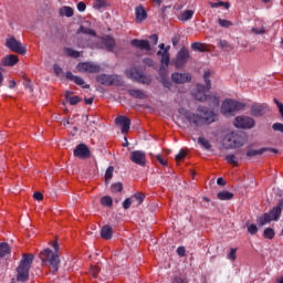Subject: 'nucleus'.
<instances>
[{
    "label": "nucleus",
    "mask_w": 283,
    "mask_h": 283,
    "mask_svg": "<svg viewBox=\"0 0 283 283\" xmlns=\"http://www.w3.org/2000/svg\"><path fill=\"white\" fill-rule=\"evenodd\" d=\"M171 81H172V83H176L177 85H182V84L189 83L191 81V74L176 72V73L171 74Z\"/></svg>",
    "instance_id": "dca6fc26"
},
{
    "label": "nucleus",
    "mask_w": 283,
    "mask_h": 283,
    "mask_svg": "<svg viewBox=\"0 0 283 283\" xmlns=\"http://www.w3.org/2000/svg\"><path fill=\"white\" fill-rule=\"evenodd\" d=\"M240 109H244V104L233 99L224 101L221 105V113L224 116H229L233 112H240Z\"/></svg>",
    "instance_id": "0eeeda50"
},
{
    "label": "nucleus",
    "mask_w": 283,
    "mask_h": 283,
    "mask_svg": "<svg viewBox=\"0 0 283 283\" xmlns=\"http://www.w3.org/2000/svg\"><path fill=\"white\" fill-rule=\"evenodd\" d=\"M97 83H101V85H106L107 87L115 85V87H123L125 85V82L123 81V77L120 75H109V74H99L96 76Z\"/></svg>",
    "instance_id": "39448f33"
},
{
    "label": "nucleus",
    "mask_w": 283,
    "mask_h": 283,
    "mask_svg": "<svg viewBox=\"0 0 283 283\" xmlns=\"http://www.w3.org/2000/svg\"><path fill=\"white\" fill-rule=\"evenodd\" d=\"M171 43H172L174 48H176L178 45V43H180V35L172 36Z\"/></svg>",
    "instance_id": "052dcab7"
},
{
    "label": "nucleus",
    "mask_w": 283,
    "mask_h": 283,
    "mask_svg": "<svg viewBox=\"0 0 283 283\" xmlns=\"http://www.w3.org/2000/svg\"><path fill=\"white\" fill-rule=\"evenodd\" d=\"M269 112V106L266 104H254L251 106L252 116H264Z\"/></svg>",
    "instance_id": "6ab92c4d"
},
{
    "label": "nucleus",
    "mask_w": 283,
    "mask_h": 283,
    "mask_svg": "<svg viewBox=\"0 0 283 283\" xmlns=\"http://www.w3.org/2000/svg\"><path fill=\"white\" fill-rule=\"evenodd\" d=\"M113 202L114 201L112 200V197H109V196L102 197V199H101V205L103 207H112Z\"/></svg>",
    "instance_id": "58836bf2"
},
{
    "label": "nucleus",
    "mask_w": 283,
    "mask_h": 283,
    "mask_svg": "<svg viewBox=\"0 0 283 283\" xmlns=\"http://www.w3.org/2000/svg\"><path fill=\"white\" fill-rule=\"evenodd\" d=\"M78 72H88V74H98L101 72V65L94 62H80L77 64Z\"/></svg>",
    "instance_id": "9d476101"
},
{
    "label": "nucleus",
    "mask_w": 283,
    "mask_h": 283,
    "mask_svg": "<svg viewBox=\"0 0 283 283\" xmlns=\"http://www.w3.org/2000/svg\"><path fill=\"white\" fill-rule=\"evenodd\" d=\"M114 235V230L112 229V226H104L101 230V237L103 240H112Z\"/></svg>",
    "instance_id": "b1692460"
},
{
    "label": "nucleus",
    "mask_w": 283,
    "mask_h": 283,
    "mask_svg": "<svg viewBox=\"0 0 283 283\" xmlns=\"http://www.w3.org/2000/svg\"><path fill=\"white\" fill-rule=\"evenodd\" d=\"M188 61H189V50H187V48H181L177 53L175 67H177V70H180V67H185V65H187Z\"/></svg>",
    "instance_id": "f8f14e48"
},
{
    "label": "nucleus",
    "mask_w": 283,
    "mask_h": 283,
    "mask_svg": "<svg viewBox=\"0 0 283 283\" xmlns=\"http://www.w3.org/2000/svg\"><path fill=\"white\" fill-rule=\"evenodd\" d=\"M198 112H200L201 115L189 111L184 113L186 120L191 125V127H202V125H211V123H216V115L213 114V111L199 106Z\"/></svg>",
    "instance_id": "f257e3e1"
},
{
    "label": "nucleus",
    "mask_w": 283,
    "mask_h": 283,
    "mask_svg": "<svg viewBox=\"0 0 283 283\" xmlns=\"http://www.w3.org/2000/svg\"><path fill=\"white\" fill-rule=\"evenodd\" d=\"M135 14H136V21L143 22L145 19H147V11L143 6H139L135 9Z\"/></svg>",
    "instance_id": "393cba45"
},
{
    "label": "nucleus",
    "mask_w": 283,
    "mask_h": 283,
    "mask_svg": "<svg viewBox=\"0 0 283 283\" xmlns=\"http://www.w3.org/2000/svg\"><path fill=\"white\" fill-rule=\"evenodd\" d=\"M6 48L11 50V52H15L17 54H25V46L21 43V41L17 40L14 36L7 39Z\"/></svg>",
    "instance_id": "6e6552de"
},
{
    "label": "nucleus",
    "mask_w": 283,
    "mask_h": 283,
    "mask_svg": "<svg viewBox=\"0 0 283 283\" xmlns=\"http://www.w3.org/2000/svg\"><path fill=\"white\" fill-rule=\"evenodd\" d=\"M23 85H24L25 90H28L30 92V94H32V92H34V90L32 88V81L24 80Z\"/></svg>",
    "instance_id": "3c124183"
},
{
    "label": "nucleus",
    "mask_w": 283,
    "mask_h": 283,
    "mask_svg": "<svg viewBox=\"0 0 283 283\" xmlns=\"http://www.w3.org/2000/svg\"><path fill=\"white\" fill-rule=\"evenodd\" d=\"M93 8H95V10H103V8H107V0H95Z\"/></svg>",
    "instance_id": "72a5a7b5"
},
{
    "label": "nucleus",
    "mask_w": 283,
    "mask_h": 283,
    "mask_svg": "<svg viewBox=\"0 0 283 283\" xmlns=\"http://www.w3.org/2000/svg\"><path fill=\"white\" fill-rule=\"evenodd\" d=\"M75 85H80L83 90H90V84H85V80L80 76H76L74 80Z\"/></svg>",
    "instance_id": "f704fd0d"
},
{
    "label": "nucleus",
    "mask_w": 283,
    "mask_h": 283,
    "mask_svg": "<svg viewBox=\"0 0 283 283\" xmlns=\"http://www.w3.org/2000/svg\"><path fill=\"white\" fill-rule=\"evenodd\" d=\"M211 72L206 71L203 74V81L206 85L202 84H197L196 85V91L193 92V97L196 101H199L200 103H205L207 101V92L211 90Z\"/></svg>",
    "instance_id": "20e7f679"
},
{
    "label": "nucleus",
    "mask_w": 283,
    "mask_h": 283,
    "mask_svg": "<svg viewBox=\"0 0 283 283\" xmlns=\"http://www.w3.org/2000/svg\"><path fill=\"white\" fill-rule=\"evenodd\" d=\"M220 48H222L223 50H227L228 48H230V50H233V48H231V44H229V42L227 40H221L219 42Z\"/></svg>",
    "instance_id": "864d4df0"
},
{
    "label": "nucleus",
    "mask_w": 283,
    "mask_h": 283,
    "mask_svg": "<svg viewBox=\"0 0 283 283\" xmlns=\"http://www.w3.org/2000/svg\"><path fill=\"white\" fill-rule=\"evenodd\" d=\"M273 221V217L269 214V212H265L263 216L256 217V222L259 227H264Z\"/></svg>",
    "instance_id": "5701e85b"
},
{
    "label": "nucleus",
    "mask_w": 283,
    "mask_h": 283,
    "mask_svg": "<svg viewBox=\"0 0 283 283\" xmlns=\"http://www.w3.org/2000/svg\"><path fill=\"white\" fill-rule=\"evenodd\" d=\"M6 255H10V244L3 242L0 243V258H6Z\"/></svg>",
    "instance_id": "c756f323"
},
{
    "label": "nucleus",
    "mask_w": 283,
    "mask_h": 283,
    "mask_svg": "<svg viewBox=\"0 0 283 283\" xmlns=\"http://www.w3.org/2000/svg\"><path fill=\"white\" fill-rule=\"evenodd\" d=\"M90 273L92 277H98V273H101V269H98V266L96 265H92L90 269Z\"/></svg>",
    "instance_id": "49530a36"
},
{
    "label": "nucleus",
    "mask_w": 283,
    "mask_h": 283,
    "mask_svg": "<svg viewBox=\"0 0 283 283\" xmlns=\"http://www.w3.org/2000/svg\"><path fill=\"white\" fill-rule=\"evenodd\" d=\"M73 155L75 158H81L82 160H85L92 156V151L90 150V147L85 144L77 145L74 150Z\"/></svg>",
    "instance_id": "ddd939ff"
},
{
    "label": "nucleus",
    "mask_w": 283,
    "mask_h": 283,
    "mask_svg": "<svg viewBox=\"0 0 283 283\" xmlns=\"http://www.w3.org/2000/svg\"><path fill=\"white\" fill-rule=\"evenodd\" d=\"M65 52H66L67 56H71V59H78V56H81V52H78L72 48H66Z\"/></svg>",
    "instance_id": "e433bc0d"
},
{
    "label": "nucleus",
    "mask_w": 283,
    "mask_h": 283,
    "mask_svg": "<svg viewBox=\"0 0 283 283\" xmlns=\"http://www.w3.org/2000/svg\"><path fill=\"white\" fill-rule=\"evenodd\" d=\"M114 48H116V40L111 35H105L101 39L99 42L96 43L97 50H107V52H114Z\"/></svg>",
    "instance_id": "1a4fd4ad"
},
{
    "label": "nucleus",
    "mask_w": 283,
    "mask_h": 283,
    "mask_svg": "<svg viewBox=\"0 0 283 283\" xmlns=\"http://www.w3.org/2000/svg\"><path fill=\"white\" fill-rule=\"evenodd\" d=\"M198 143L203 147V149H211V143H209L205 137H199Z\"/></svg>",
    "instance_id": "ea45409f"
},
{
    "label": "nucleus",
    "mask_w": 283,
    "mask_h": 283,
    "mask_svg": "<svg viewBox=\"0 0 283 283\" xmlns=\"http://www.w3.org/2000/svg\"><path fill=\"white\" fill-rule=\"evenodd\" d=\"M129 207H132V198H127V199L123 202V209L127 210V209H129Z\"/></svg>",
    "instance_id": "13d9d810"
},
{
    "label": "nucleus",
    "mask_w": 283,
    "mask_h": 283,
    "mask_svg": "<svg viewBox=\"0 0 283 283\" xmlns=\"http://www.w3.org/2000/svg\"><path fill=\"white\" fill-rule=\"evenodd\" d=\"M53 72H54V74H56V76H61V74L63 76V74H64L63 69L61 66H59V64L53 65Z\"/></svg>",
    "instance_id": "603ef678"
},
{
    "label": "nucleus",
    "mask_w": 283,
    "mask_h": 283,
    "mask_svg": "<svg viewBox=\"0 0 283 283\" xmlns=\"http://www.w3.org/2000/svg\"><path fill=\"white\" fill-rule=\"evenodd\" d=\"M33 198H34V200H38L39 202H41V200H43V193L34 192Z\"/></svg>",
    "instance_id": "0e129e2a"
},
{
    "label": "nucleus",
    "mask_w": 283,
    "mask_h": 283,
    "mask_svg": "<svg viewBox=\"0 0 283 283\" xmlns=\"http://www.w3.org/2000/svg\"><path fill=\"white\" fill-rule=\"evenodd\" d=\"M282 210H283V199H280L277 206L274 207L273 210L268 212V214L270 216V218H272V220H274V222H277V220H280V217L282 216Z\"/></svg>",
    "instance_id": "aec40b11"
},
{
    "label": "nucleus",
    "mask_w": 283,
    "mask_h": 283,
    "mask_svg": "<svg viewBox=\"0 0 283 283\" xmlns=\"http://www.w3.org/2000/svg\"><path fill=\"white\" fill-rule=\"evenodd\" d=\"M70 105H78L81 103V97L80 96H72L69 99Z\"/></svg>",
    "instance_id": "8fccbe9b"
},
{
    "label": "nucleus",
    "mask_w": 283,
    "mask_h": 283,
    "mask_svg": "<svg viewBox=\"0 0 283 283\" xmlns=\"http://www.w3.org/2000/svg\"><path fill=\"white\" fill-rule=\"evenodd\" d=\"M112 193H120L123 191V182H115L111 185Z\"/></svg>",
    "instance_id": "c9c22d12"
},
{
    "label": "nucleus",
    "mask_w": 283,
    "mask_h": 283,
    "mask_svg": "<svg viewBox=\"0 0 283 283\" xmlns=\"http://www.w3.org/2000/svg\"><path fill=\"white\" fill-rule=\"evenodd\" d=\"M221 7L226 8V10H229V8H231V3L220 1L219 2V8H221Z\"/></svg>",
    "instance_id": "338daca9"
},
{
    "label": "nucleus",
    "mask_w": 283,
    "mask_h": 283,
    "mask_svg": "<svg viewBox=\"0 0 283 283\" xmlns=\"http://www.w3.org/2000/svg\"><path fill=\"white\" fill-rule=\"evenodd\" d=\"M217 185H219L220 187H224V185H227V181H224V178L219 177L217 179Z\"/></svg>",
    "instance_id": "69168bd1"
},
{
    "label": "nucleus",
    "mask_w": 283,
    "mask_h": 283,
    "mask_svg": "<svg viewBox=\"0 0 283 283\" xmlns=\"http://www.w3.org/2000/svg\"><path fill=\"white\" fill-rule=\"evenodd\" d=\"M191 49L195 52H208L209 51V48L207 46V44H202L200 42H193L191 44Z\"/></svg>",
    "instance_id": "bb28decb"
},
{
    "label": "nucleus",
    "mask_w": 283,
    "mask_h": 283,
    "mask_svg": "<svg viewBox=\"0 0 283 283\" xmlns=\"http://www.w3.org/2000/svg\"><path fill=\"white\" fill-rule=\"evenodd\" d=\"M149 40L151 41L153 45H158V35L157 34H151L149 36Z\"/></svg>",
    "instance_id": "e2e57ef3"
},
{
    "label": "nucleus",
    "mask_w": 283,
    "mask_h": 283,
    "mask_svg": "<svg viewBox=\"0 0 283 283\" xmlns=\"http://www.w3.org/2000/svg\"><path fill=\"white\" fill-rule=\"evenodd\" d=\"M19 63V56L15 54H9L1 59V67H14Z\"/></svg>",
    "instance_id": "f3484780"
},
{
    "label": "nucleus",
    "mask_w": 283,
    "mask_h": 283,
    "mask_svg": "<svg viewBox=\"0 0 283 283\" xmlns=\"http://www.w3.org/2000/svg\"><path fill=\"white\" fill-rule=\"evenodd\" d=\"M133 198H135V200H137V205H143V202H145V193L143 192H137L133 196Z\"/></svg>",
    "instance_id": "c03bdc74"
},
{
    "label": "nucleus",
    "mask_w": 283,
    "mask_h": 283,
    "mask_svg": "<svg viewBox=\"0 0 283 283\" xmlns=\"http://www.w3.org/2000/svg\"><path fill=\"white\" fill-rule=\"evenodd\" d=\"M88 34L90 36H96V31L81 25L77 30V34Z\"/></svg>",
    "instance_id": "7c9ffc66"
},
{
    "label": "nucleus",
    "mask_w": 283,
    "mask_h": 283,
    "mask_svg": "<svg viewBox=\"0 0 283 283\" xmlns=\"http://www.w3.org/2000/svg\"><path fill=\"white\" fill-rule=\"evenodd\" d=\"M116 125H119L122 127V134H127L129 132V128L132 127V119L125 115H119L115 118Z\"/></svg>",
    "instance_id": "2eb2a0df"
},
{
    "label": "nucleus",
    "mask_w": 283,
    "mask_h": 283,
    "mask_svg": "<svg viewBox=\"0 0 283 283\" xmlns=\"http://www.w3.org/2000/svg\"><path fill=\"white\" fill-rule=\"evenodd\" d=\"M158 163H160L163 165V167H167V160L165 158H163L161 155H157L156 156Z\"/></svg>",
    "instance_id": "680f3d73"
},
{
    "label": "nucleus",
    "mask_w": 283,
    "mask_h": 283,
    "mask_svg": "<svg viewBox=\"0 0 283 283\" xmlns=\"http://www.w3.org/2000/svg\"><path fill=\"white\" fill-rule=\"evenodd\" d=\"M127 78L132 81H136V83H140L142 85H151V77L147 76L143 73V71L132 67L126 71Z\"/></svg>",
    "instance_id": "423d86ee"
},
{
    "label": "nucleus",
    "mask_w": 283,
    "mask_h": 283,
    "mask_svg": "<svg viewBox=\"0 0 283 283\" xmlns=\"http://www.w3.org/2000/svg\"><path fill=\"white\" fill-rule=\"evenodd\" d=\"M130 160L139 167H145L147 165V154L143 150H134L130 153Z\"/></svg>",
    "instance_id": "4468645a"
},
{
    "label": "nucleus",
    "mask_w": 283,
    "mask_h": 283,
    "mask_svg": "<svg viewBox=\"0 0 283 283\" xmlns=\"http://www.w3.org/2000/svg\"><path fill=\"white\" fill-rule=\"evenodd\" d=\"M86 9H87V6L85 4V2L81 1L77 3L78 12H85Z\"/></svg>",
    "instance_id": "6e6d98bb"
},
{
    "label": "nucleus",
    "mask_w": 283,
    "mask_h": 283,
    "mask_svg": "<svg viewBox=\"0 0 283 283\" xmlns=\"http://www.w3.org/2000/svg\"><path fill=\"white\" fill-rule=\"evenodd\" d=\"M223 143L227 149H240V147H244V143H247V137L243 133L231 132L226 135Z\"/></svg>",
    "instance_id": "7ed1b4c3"
},
{
    "label": "nucleus",
    "mask_w": 283,
    "mask_h": 283,
    "mask_svg": "<svg viewBox=\"0 0 283 283\" xmlns=\"http://www.w3.org/2000/svg\"><path fill=\"white\" fill-rule=\"evenodd\" d=\"M129 96L133 98H138L139 101H145L147 98V94L138 88L128 90Z\"/></svg>",
    "instance_id": "a878e982"
},
{
    "label": "nucleus",
    "mask_w": 283,
    "mask_h": 283,
    "mask_svg": "<svg viewBox=\"0 0 283 283\" xmlns=\"http://www.w3.org/2000/svg\"><path fill=\"white\" fill-rule=\"evenodd\" d=\"M163 85H164V87H167V90H171V82L170 81L164 80Z\"/></svg>",
    "instance_id": "774afa93"
},
{
    "label": "nucleus",
    "mask_w": 283,
    "mask_h": 283,
    "mask_svg": "<svg viewBox=\"0 0 283 283\" xmlns=\"http://www.w3.org/2000/svg\"><path fill=\"white\" fill-rule=\"evenodd\" d=\"M263 237L265 240H273V238H275V230L272 228H265L263 231Z\"/></svg>",
    "instance_id": "473e14b6"
},
{
    "label": "nucleus",
    "mask_w": 283,
    "mask_h": 283,
    "mask_svg": "<svg viewBox=\"0 0 283 283\" xmlns=\"http://www.w3.org/2000/svg\"><path fill=\"white\" fill-rule=\"evenodd\" d=\"M248 233H250V235H255V233H258V226L255 223H252L248 227Z\"/></svg>",
    "instance_id": "de8ad7c7"
},
{
    "label": "nucleus",
    "mask_w": 283,
    "mask_h": 283,
    "mask_svg": "<svg viewBox=\"0 0 283 283\" xmlns=\"http://www.w3.org/2000/svg\"><path fill=\"white\" fill-rule=\"evenodd\" d=\"M193 19V10H186L179 15V21H190Z\"/></svg>",
    "instance_id": "2f4dec72"
},
{
    "label": "nucleus",
    "mask_w": 283,
    "mask_h": 283,
    "mask_svg": "<svg viewBox=\"0 0 283 283\" xmlns=\"http://www.w3.org/2000/svg\"><path fill=\"white\" fill-rule=\"evenodd\" d=\"M255 125V119L247 116H238L234 120V126L239 129H251Z\"/></svg>",
    "instance_id": "9b49d317"
},
{
    "label": "nucleus",
    "mask_w": 283,
    "mask_h": 283,
    "mask_svg": "<svg viewBox=\"0 0 283 283\" xmlns=\"http://www.w3.org/2000/svg\"><path fill=\"white\" fill-rule=\"evenodd\" d=\"M52 247L54 249V252L50 248L44 249L43 251L40 252V260L43 266H49L51 269L52 274L56 275L61 266V259L57 255L59 243L56 241H53Z\"/></svg>",
    "instance_id": "f03ea898"
},
{
    "label": "nucleus",
    "mask_w": 283,
    "mask_h": 283,
    "mask_svg": "<svg viewBox=\"0 0 283 283\" xmlns=\"http://www.w3.org/2000/svg\"><path fill=\"white\" fill-rule=\"evenodd\" d=\"M60 15L67 18L74 17V9H72V7H62L60 9Z\"/></svg>",
    "instance_id": "c85d7f7f"
},
{
    "label": "nucleus",
    "mask_w": 283,
    "mask_h": 283,
    "mask_svg": "<svg viewBox=\"0 0 283 283\" xmlns=\"http://www.w3.org/2000/svg\"><path fill=\"white\" fill-rule=\"evenodd\" d=\"M186 253H187V250L185 249V247H179V248L177 249V254H178L180 258H185Z\"/></svg>",
    "instance_id": "5fc2aeb1"
},
{
    "label": "nucleus",
    "mask_w": 283,
    "mask_h": 283,
    "mask_svg": "<svg viewBox=\"0 0 283 283\" xmlns=\"http://www.w3.org/2000/svg\"><path fill=\"white\" fill-rule=\"evenodd\" d=\"M217 198L218 200H233V192L223 190L221 192H218Z\"/></svg>",
    "instance_id": "cd10ccee"
},
{
    "label": "nucleus",
    "mask_w": 283,
    "mask_h": 283,
    "mask_svg": "<svg viewBox=\"0 0 283 283\" xmlns=\"http://www.w3.org/2000/svg\"><path fill=\"white\" fill-rule=\"evenodd\" d=\"M272 129H273V132H280L281 134H283V124L282 123H274L272 125Z\"/></svg>",
    "instance_id": "09e8293b"
},
{
    "label": "nucleus",
    "mask_w": 283,
    "mask_h": 283,
    "mask_svg": "<svg viewBox=\"0 0 283 283\" xmlns=\"http://www.w3.org/2000/svg\"><path fill=\"white\" fill-rule=\"evenodd\" d=\"M130 45L133 48H137V50H145L146 52H151V44L148 40L134 39L130 41Z\"/></svg>",
    "instance_id": "a211bd4d"
},
{
    "label": "nucleus",
    "mask_w": 283,
    "mask_h": 283,
    "mask_svg": "<svg viewBox=\"0 0 283 283\" xmlns=\"http://www.w3.org/2000/svg\"><path fill=\"white\" fill-rule=\"evenodd\" d=\"M169 48L170 46H167L164 51H158L157 52L158 56H161V59H160L161 65H165L166 67L169 66V61H170Z\"/></svg>",
    "instance_id": "4be33fe9"
},
{
    "label": "nucleus",
    "mask_w": 283,
    "mask_h": 283,
    "mask_svg": "<svg viewBox=\"0 0 283 283\" xmlns=\"http://www.w3.org/2000/svg\"><path fill=\"white\" fill-rule=\"evenodd\" d=\"M235 253H238V249L231 248L230 253L227 255L228 260L235 262V260H238V255Z\"/></svg>",
    "instance_id": "79ce46f5"
},
{
    "label": "nucleus",
    "mask_w": 283,
    "mask_h": 283,
    "mask_svg": "<svg viewBox=\"0 0 283 283\" xmlns=\"http://www.w3.org/2000/svg\"><path fill=\"white\" fill-rule=\"evenodd\" d=\"M265 151H270V154H277V149L275 148H261V149H250L247 151L248 158H253L254 156H262Z\"/></svg>",
    "instance_id": "412c9836"
},
{
    "label": "nucleus",
    "mask_w": 283,
    "mask_h": 283,
    "mask_svg": "<svg viewBox=\"0 0 283 283\" xmlns=\"http://www.w3.org/2000/svg\"><path fill=\"white\" fill-rule=\"evenodd\" d=\"M184 158H187V151L185 149H181L179 154H177L175 157L176 163L182 161Z\"/></svg>",
    "instance_id": "a18cd8bd"
},
{
    "label": "nucleus",
    "mask_w": 283,
    "mask_h": 283,
    "mask_svg": "<svg viewBox=\"0 0 283 283\" xmlns=\"http://www.w3.org/2000/svg\"><path fill=\"white\" fill-rule=\"evenodd\" d=\"M218 23L221 28H231V25H233V22L221 18H219Z\"/></svg>",
    "instance_id": "37998d69"
},
{
    "label": "nucleus",
    "mask_w": 283,
    "mask_h": 283,
    "mask_svg": "<svg viewBox=\"0 0 283 283\" xmlns=\"http://www.w3.org/2000/svg\"><path fill=\"white\" fill-rule=\"evenodd\" d=\"M65 76H66L67 81H73L74 82L76 80V75H73L71 71H67L65 73Z\"/></svg>",
    "instance_id": "bf43d9fd"
},
{
    "label": "nucleus",
    "mask_w": 283,
    "mask_h": 283,
    "mask_svg": "<svg viewBox=\"0 0 283 283\" xmlns=\"http://www.w3.org/2000/svg\"><path fill=\"white\" fill-rule=\"evenodd\" d=\"M113 176H114V167L109 166L106 169V172H105V180H106V182H108V180H112Z\"/></svg>",
    "instance_id": "a19ab883"
},
{
    "label": "nucleus",
    "mask_w": 283,
    "mask_h": 283,
    "mask_svg": "<svg viewBox=\"0 0 283 283\" xmlns=\"http://www.w3.org/2000/svg\"><path fill=\"white\" fill-rule=\"evenodd\" d=\"M274 103L279 107V112L283 118V104L280 101H277V98H274Z\"/></svg>",
    "instance_id": "4d7b16f0"
},
{
    "label": "nucleus",
    "mask_w": 283,
    "mask_h": 283,
    "mask_svg": "<svg viewBox=\"0 0 283 283\" xmlns=\"http://www.w3.org/2000/svg\"><path fill=\"white\" fill-rule=\"evenodd\" d=\"M226 160L229 165H232V167H238V157H235V155H227Z\"/></svg>",
    "instance_id": "4c0bfd02"
}]
</instances>
